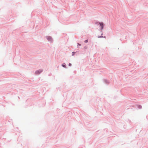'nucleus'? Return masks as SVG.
<instances>
[{
  "mask_svg": "<svg viewBox=\"0 0 148 148\" xmlns=\"http://www.w3.org/2000/svg\"><path fill=\"white\" fill-rule=\"evenodd\" d=\"M78 45H79V46H80V45H80V44H78Z\"/></svg>",
  "mask_w": 148,
  "mask_h": 148,
  "instance_id": "nucleus-7",
  "label": "nucleus"
},
{
  "mask_svg": "<svg viewBox=\"0 0 148 148\" xmlns=\"http://www.w3.org/2000/svg\"><path fill=\"white\" fill-rule=\"evenodd\" d=\"M88 42V40H85V41H84V42H85V43H87V42Z\"/></svg>",
  "mask_w": 148,
  "mask_h": 148,
  "instance_id": "nucleus-4",
  "label": "nucleus"
},
{
  "mask_svg": "<svg viewBox=\"0 0 148 148\" xmlns=\"http://www.w3.org/2000/svg\"><path fill=\"white\" fill-rule=\"evenodd\" d=\"M62 66L63 67H64L65 66H64V65H63V64H62Z\"/></svg>",
  "mask_w": 148,
  "mask_h": 148,
  "instance_id": "nucleus-6",
  "label": "nucleus"
},
{
  "mask_svg": "<svg viewBox=\"0 0 148 148\" xmlns=\"http://www.w3.org/2000/svg\"><path fill=\"white\" fill-rule=\"evenodd\" d=\"M42 70H38L36 72V74H39L42 71Z\"/></svg>",
  "mask_w": 148,
  "mask_h": 148,
  "instance_id": "nucleus-2",
  "label": "nucleus"
},
{
  "mask_svg": "<svg viewBox=\"0 0 148 148\" xmlns=\"http://www.w3.org/2000/svg\"><path fill=\"white\" fill-rule=\"evenodd\" d=\"M47 38L48 40H49V41H51L52 40V39L51 38V37H50V36H48V37H47Z\"/></svg>",
  "mask_w": 148,
  "mask_h": 148,
  "instance_id": "nucleus-3",
  "label": "nucleus"
},
{
  "mask_svg": "<svg viewBox=\"0 0 148 148\" xmlns=\"http://www.w3.org/2000/svg\"><path fill=\"white\" fill-rule=\"evenodd\" d=\"M99 24L101 26V29H102L103 28V23L102 22H101V23H99Z\"/></svg>",
  "mask_w": 148,
  "mask_h": 148,
  "instance_id": "nucleus-1",
  "label": "nucleus"
},
{
  "mask_svg": "<svg viewBox=\"0 0 148 148\" xmlns=\"http://www.w3.org/2000/svg\"><path fill=\"white\" fill-rule=\"evenodd\" d=\"M71 64H70H70H69V66H71Z\"/></svg>",
  "mask_w": 148,
  "mask_h": 148,
  "instance_id": "nucleus-5",
  "label": "nucleus"
}]
</instances>
